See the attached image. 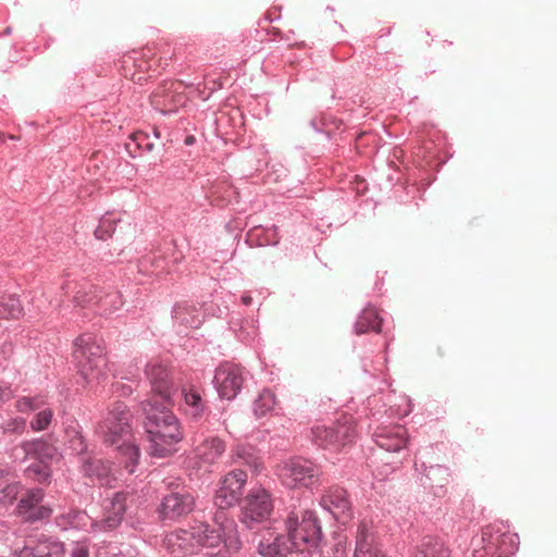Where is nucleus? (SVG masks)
Wrapping results in <instances>:
<instances>
[{"label":"nucleus","mask_w":557,"mask_h":557,"mask_svg":"<svg viewBox=\"0 0 557 557\" xmlns=\"http://www.w3.org/2000/svg\"><path fill=\"white\" fill-rule=\"evenodd\" d=\"M214 527L198 522L189 530L180 529L165 535L164 547L173 555L193 554L201 546L215 547L222 541L232 552H238L242 542L237 535L236 522L226 512L216 511L213 518Z\"/></svg>","instance_id":"1"},{"label":"nucleus","mask_w":557,"mask_h":557,"mask_svg":"<svg viewBox=\"0 0 557 557\" xmlns=\"http://www.w3.org/2000/svg\"><path fill=\"white\" fill-rule=\"evenodd\" d=\"M169 406L152 400L143 404L146 416L145 429L150 442L149 450L152 456L159 458L175 451V445L183 438L181 424Z\"/></svg>","instance_id":"2"},{"label":"nucleus","mask_w":557,"mask_h":557,"mask_svg":"<svg viewBox=\"0 0 557 557\" xmlns=\"http://www.w3.org/2000/svg\"><path fill=\"white\" fill-rule=\"evenodd\" d=\"M128 419L129 412L125 404L116 401L110 407L108 416L97 430L108 444L116 445L120 440L122 441L117 449L125 457V468L128 473H133L134 466L139 457V450L136 445L125 438L129 430Z\"/></svg>","instance_id":"3"},{"label":"nucleus","mask_w":557,"mask_h":557,"mask_svg":"<svg viewBox=\"0 0 557 557\" xmlns=\"http://www.w3.org/2000/svg\"><path fill=\"white\" fill-rule=\"evenodd\" d=\"M73 357L87 384H98L104 377L106 359L101 342L92 334H82L74 342Z\"/></svg>","instance_id":"4"},{"label":"nucleus","mask_w":557,"mask_h":557,"mask_svg":"<svg viewBox=\"0 0 557 557\" xmlns=\"http://www.w3.org/2000/svg\"><path fill=\"white\" fill-rule=\"evenodd\" d=\"M519 539L504 524H490L482 530L473 557H508L518 548Z\"/></svg>","instance_id":"5"},{"label":"nucleus","mask_w":557,"mask_h":557,"mask_svg":"<svg viewBox=\"0 0 557 557\" xmlns=\"http://www.w3.org/2000/svg\"><path fill=\"white\" fill-rule=\"evenodd\" d=\"M288 542L296 552H304L308 545L315 544L320 528L312 511L294 508L285 520Z\"/></svg>","instance_id":"6"},{"label":"nucleus","mask_w":557,"mask_h":557,"mask_svg":"<svg viewBox=\"0 0 557 557\" xmlns=\"http://www.w3.org/2000/svg\"><path fill=\"white\" fill-rule=\"evenodd\" d=\"M22 449L25 460L29 461L26 475L39 483L47 482L51 474L50 462L57 456L55 447L44 440H34L24 442Z\"/></svg>","instance_id":"7"},{"label":"nucleus","mask_w":557,"mask_h":557,"mask_svg":"<svg viewBox=\"0 0 557 557\" xmlns=\"http://www.w3.org/2000/svg\"><path fill=\"white\" fill-rule=\"evenodd\" d=\"M280 481L289 488L310 487L319 481L320 469L305 458H290L276 466Z\"/></svg>","instance_id":"8"},{"label":"nucleus","mask_w":557,"mask_h":557,"mask_svg":"<svg viewBox=\"0 0 557 557\" xmlns=\"http://www.w3.org/2000/svg\"><path fill=\"white\" fill-rule=\"evenodd\" d=\"M355 436V425L344 417L334 425L317 424L311 429L312 441L324 449L339 451L349 445Z\"/></svg>","instance_id":"9"},{"label":"nucleus","mask_w":557,"mask_h":557,"mask_svg":"<svg viewBox=\"0 0 557 557\" xmlns=\"http://www.w3.org/2000/svg\"><path fill=\"white\" fill-rule=\"evenodd\" d=\"M274 509L271 494L261 487L249 491L240 508V522L248 529H255L267 521Z\"/></svg>","instance_id":"10"},{"label":"nucleus","mask_w":557,"mask_h":557,"mask_svg":"<svg viewBox=\"0 0 557 557\" xmlns=\"http://www.w3.org/2000/svg\"><path fill=\"white\" fill-rule=\"evenodd\" d=\"M146 375L151 385V395L147 400L173 405V396L177 392L171 371L154 358L146 367Z\"/></svg>","instance_id":"11"},{"label":"nucleus","mask_w":557,"mask_h":557,"mask_svg":"<svg viewBox=\"0 0 557 557\" xmlns=\"http://www.w3.org/2000/svg\"><path fill=\"white\" fill-rule=\"evenodd\" d=\"M245 382L244 369L232 362L220 364L214 374V385L221 398L234 399Z\"/></svg>","instance_id":"12"},{"label":"nucleus","mask_w":557,"mask_h":557,"mask_svg":"<svg viewBox=\"0 0 557 557\" xmlns=\"http://www.w3.org/2000/svg\"><path fill=\"white\" fill-rule=\"evenodd\" d=\"M247 483V473L243 470H234L228 472L221 481L220 487L214 497V505L218 511L235 505L243 494V488Z\"/></svg>","instance_id":"13"},{"label":"nucleus","mask_w":557,"mask_h":557,"mask_svg":"<svg viewBox=\"0 0 557 557\" xmlns=\"http://www.w3.org/2000/svg\"><path fill=\"white\" fill-rule=\"evenodd\" d=\"M182 82H165L151 95V104L161 113H172L183 107L186 97Z\"/></svg>","instance_id":"14"},{"label":"nucleus","mask_w":557,"mask_h":557,"mask_svg":"<svg viewBox=\"0 0 557 557\" xmlns=\"http://www.w3.org/2000/svg\"><path fill=\"white\" fill-rule=\"evenodd\" d=\"M126 510V494L117 492L103 504L102 517L92 523L94 528L101 531L115 529L122 521Z\"/></svg>","instance_id":"15"},{"label":"nucleus","mask_w":557,"mask_h":557,"mask_svg":"<svg viewBox=\"0 0 557 557\" xmlns=\"http://www.w3.org/2000/svg\"><path fill=\"white\" fill-rule=\"evenodd\" d=\"M42 498L44 493L41 490L35 488L27 491L17 504V515L27 521H35L48 517L51 510L40 505Z\"/></svg>","instance_id":"16"},{"label":"nucleus","mask_w":557,"mask_h":557,"mask_svg":"<svg viewBox=\"0 0 557 557\" xmlns=\"http://www.w3.org/2000/svg\"><path fill=\"white\" fill-rule=\"evenodd\" d=\"M322 506L339 522L345 523L350 518V502L347 493L339 486L331 487L321 499Z\"/></svg>","instance_id":"17"},{"label":"nucleus","mask_w":557,"mask_h":557,"mask_svg":"<svg viewBox=\"0 0 557 557\" xmlns=\"http://www.w3.org/2000/svg\"><path fill=\"white\" fill-rule=\"evenodd\" d=\"M374 440L381 448L396 453L406 447L408 434L401 425L382 426L375 431Z\"/></svg>","instance_id":"18"},{"label":"nucleus","mask_w":557,"mask_h":557,"mask_svg":"<svg viewBox=\"0 0 557 557\" xmlns=\"http://www.w3.org/2000/svg\"><path fill=\"white\" fill-rule=\"evenodd\" d=\"M194 506L195 498L189 492H172L163 499L162 513L168 518H177L189 513Z\"/></svg>","instance_id":"19"},{"label":"nucleus","mask_w":557,"mask_h":557,"mask_svg":"<svg viewBox=\"0 0 557 557\" xmlns=\"http://www.w3.org/2000/svg\"><path fill=\"white\" fill-rule=\"evenodd\" d=\"M371 529V522L361 521L358 524L354 557H386L375 544Z\"/></svg>","instance_id":"20"},{"label":"nucleus","mask_w":557,"mask_h":557,"mask_svg":"<svg viewBox=\"0 0 557 557\" xmlns=\"http://www.w3.org/2000/svg\"><path fill=\"white\" fill-rule=\"evenodd\" d=\"M64 545L50 539H39L35 544L24 546L16 557H64Z\"/></svg>","instance_id":"21"},{"label":"nucleus","mask_w":557,"mask_h":557,"mask_svg":"<svg viewBox=\"0 0 557 557\" xmlns=\"http://www.w3.org/2000/svg\"><path fill=\"white\" fill-rule=\"evenodd\" d=\"M225 443L219 437H209L196 448L197 457L205 463H214L225 451Z\"/></svg>","instance_id":"22"},{"label":"nucleus","mask_w":557,"mask_h":557,"mask_svg":"<svg viewBox=\"0 0 557 557\" xmlns=\"http://www.w3.org/2000/svg\"><path fill=\"white\" fill-rule=\"evenodd\" d=\"M293 550L295 549L288 540L285 541L283 535H277L273 542L260 540L258 544V553L262 557H287Z\"/></svg>","instance_id":"23"},{"label":"nucleus","mask_w":557,"mask_h":557,"mask_svg":"<svg viewBox=\"0 0 557 557\" xmlns=\"http://www.w3.org/2000/svg\"><path fill=\"white\" fill-rule=\"evenodd\" d=\"M182 397L184 399V410L194 419H198L205 411V404L200 394L193 387L183 388Z\"/></svg>","instance_id":"24"},{"label":"nucleus","mask_w":557,"mask_h":557,"mask_svg":"<svg viewBox=\"0 0 557 557\" xmlns=\"http://www.w3.org/2000/svg\"><path fill=\"white\" fill-rule=\"evenodd\" d=\"M381 322L382 320L374 308H366L356 322V332L358 334H363L370 331L380 332Z\"/></svg>","instance_id":"25"},{"label":"nucleus","mask_w":557,"mask_h":557,"mask_svg":"<svg viewBox=\"0 0 557 557\" xmlns=\"http://www.w3.org/2000/svg\"><path fill=\"white\" fill-rule=\"evenodd\" d=\"M23 315V307L15 296H7L0 299V319H20Z\"/></svg>","instance_id":"26"},{"label":"nucleus","mask_w":557,"mask_h":557,"mask_svg":"<svg viewBox=\"0 0 557 557\" xmlns=\"http://www.w3.org/2000/svg\"><path fill=\"white\" fill-rule=\"evenodd\" d=\"M413 557H446V552L441 542L426 537L422 541Z\"/></svg>","instance_id":"27"},{"label":"nucleus","mask_w":557,"mask_h":557,"mask_svg":"<svg viewBox=\"0 0 557 557\" xmlns=\"http://www.w3.org/2000/svg\"><path fill=\"white\" fill-rule=\"evenodd\" d=\"M276 405L275 396L270 391H263L253 404V412L257 418L264 417Z\"/></svg>","instance_id":"28"},{"label":"nucleus","mask_w":557,"mask_h":557,"mask_svg":"<svg viewBox=\"0 0 557 557\" xmlns=\"http://www.w3.org/2000/svg\"><path fill=\"white\" fill-rule=\"evenodd\" d=\"M120 219L115 218L112 213H106L99 221L95 230V236L98 239L106 240L112 236L115 231L116 223Z\"/></svg>","instance_id":"29"},{"label":"nucleus","mask_w":557,"mask_h":557,"mask_svg":"<svg viewBox=\"0 0 557 557\" xmlns=\"http://www.w3.org/2000/svg\"><path fill=\"white\" fill-rule=\"evenodd\" d=\"M84 471L89 476H97L98 479H102L110 472V469L107 465H104L102 460L94 459L84 463Z\"/></svg>","instance_id":"30"},{"label":"nucleus","mask_w":557,"mask_h":557,"mask_svg":"<svg viewBox=\"0 0 557 557\" xmlns=\"http://www.w3.org/2000/svg\"><path fill=\"white\" fill-rule=\"evenodd\" d=\"M45 403V398L39 396L34 398L21 397L16 400L15 408L18 412L25 413L39 409Z\"/></svg>","instance_id":"31"},{"label":"nucleus","mask_w":557,"mask_h":557,"mask_svg":"<svg viewBox=\"0 0 557 557\" xmlns=\"http://www.w3.org/2000/svg\"><path fill=\"white\" fill-rule=\"evenodd\" d=\"M52 417L53 412L50 409L39 411L30 421L32 430L37 432L46 430L50 425Z\"/></svg>","instance_id":"32"},{"label":"nucleus","mask_w":557,"mask_h":557,"mask_svg":"<svg viewBox=\"0 0 557 557\" xmlns=\"http://www.w3.org/2000/svg\"><path fill=\"white\" fill-rule=\"evenodd\" d=\"M18 484H10L0 491V504L3 506H9L13 504V502L17 498L20 493Z\"/></svg>","instance_id":"33"},{"label":"nucleus","mask_w":557,"mask_h":557,"mask_svg":"<svg viewBox=\"0 0 557 557\" xmlns=\"http://www.w3.org/2000/svg\"><path fill=\"white\" fill-rule=\"evenodd\" d=\"M26 428V420L24 418H12L3 423L2 429L5 433H22Z\"/></svg>","instance_id":"34"},{"label":"nucleus","mask_w":557,"mask_h":557,"mask_svg":"<svg viewBox=\"0 0 557 557\" xmlns=\"http://www.w3.org/2000/svg\"><path fill=\"white\" fill-rule=\"evenodd\" d=\"M69 557H90V546L86 541H78L72 544Z\"/></svg>","instance_id":"35"},{"label":"nucleus","mask_w":557,"mask_h":557,"mask_svg":"<svg viewBox=\"0 0 557 557\" xmlns=\"http://www.w3.org/2000/svg\"><path fill=\"white\" fill-rule=\"evenodd\" d=\"M135 65H136L135 61L131 57L125 58L123 60L124 75L133 82L140 83L144 77L141 75H137L135 72L131 71V66H135Z\"/></svg>","instance_id":"36"},{"label":"nucleus","mask_w":557,"mask_h":557,"mask_svg":"<svg viewBox=\"0 0 557 557\" xmlns=\"http://www.w3.org/2000/svg\"><path fill=\"white\" fill-rule=\"evenodd\" d=\"M96 296L94 295V292L91 288L89 290H86L85 288L79 289L74 299L78 305L86 306L88 304H91Z\"/></svg>","instance_id":"37"},{"label":"nucleus","mask_w":557,"mask_h":557,"mask_svg":"<svg viewBox=\"0 0 557 557\" xmlns=\"http://www.w3.org/2000/svg\"><path fill=\"white\" fill-rule=\"evenodd\" d=\"M14 396V392L10 385L0 382V403L10 400Z\"/></svg>","instance_id":"38"},{"label":"nucleus","mask_w":557,"mask_h":557,"mask_svg":"<svg viewBox=\"0 0 557 557\" xmlns=\"http://www.w3.org/2000/svg\"><path fill=\"white\" fill-rule=\"evenodd\" d=\"M72 448L77 453H83L86 449V445L82 435L76 434L71 441Z\"/></svg>","instance_id":"39"},{"label":"nucleus","mask_w":557,"mask_h":557,"mask_svg":"<svg viewBox=\"0 0 557 557\" xmlns=\"http://www.w3.org/2000/svg\"><path fill=\"white\" fill-rule=\"evenodd\" d=\"M132 137L139 148L145 145V140L147 139V135L144 133H136Z\"/></svg>","instance_id":"40"},{"label":"nucleus","mask_w":557,"mask_h":557,"mask_svg":"<svg viewBox=\"0 0 557 557\" xmlns=\"http://www.w3.org/2000/svg\"><path fill=\"white\" fill-rule=\"evenodd\" d=\"M194 141H195V138L193 136H188L185 139L186 145H191V144H194Z\"/></svg>","instance_id":"41"},{"label":"nucleus","mask_w":557,"mask_h":557,"mask_svg":"<svg viewBox=\"0 0 557 557\" xmlns=\"http://www.w3.org/2000/svg\"><path fill=\"white\" fill-rule=\"evenodd\" d=\"M243 302H244L245 305H250V302H251V297H250V296H244V297H243Z\"/></svg>","instance_id":"42"},{"label":"nucleus","mask_w":557,"mask_h":557,"mask_svg":"<svg viewBox=\"0 0 557 557\" xmlns=\"http://www.w3.org/2000/svg\"><path fill=\"white\" fill-rule=\"evenodd\" d=\"M145 147H146V150L151 151V150L153 149V144H151V143H146V144H145Z\"/></svg>","instance_id":"43"},{"label":"nucleus","mask_w":557,"mask_h":557,"mask_svg":"<svg viewBox=\"0 0 557 557\" xmlns=\"http://www.w3.org/2000/svg\"><path fill=\"white\" fill-rule=\"evenodd\" d=\"M2 475V471L0 470V476Z\"/></svg>","instance_id":"44"}]
</instances>
